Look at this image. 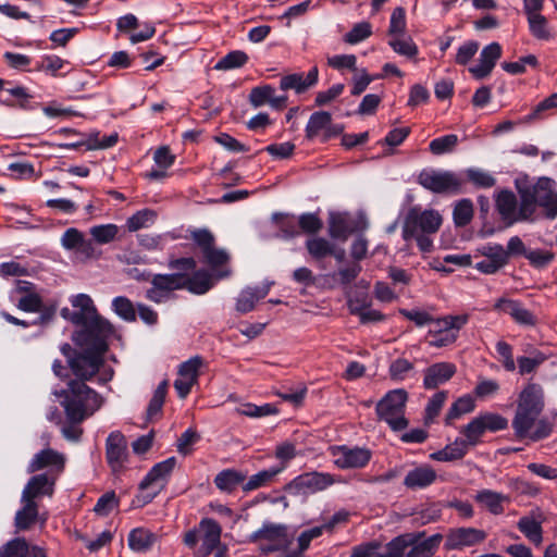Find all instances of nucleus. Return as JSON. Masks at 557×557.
<instances>
[{
  "instance_id": "58",
  "label": "nucleus",
  "mask_w": 557,
  "mask_h": 557,
  "mask_svg": "<svg viewBox=\"0 0 557 557\" xmlns=\"http://www.w3.org/2000/svg\"><path fill=\"white\" fill-rule=\"evenodd\" d=\"M238 412L242 416L250 417V418H260L265 416H271L277 412V409L271 404H264L262 406H257L253 404H245L239 409Z\"/></svg>"
},
{
  "instance_id": "33",
  "label": "nucleus",
  "mask_w": 557,
  "mask_h": 557,
  "mask_svg": "<svg viewBox=\"0 0 557 557\" xmlns=\"http://www.w3.org/2000/svg\"><path fill=\"white\" fill-rule=\"evenodd\" d=\"M527 20L529 24V30L534 38L544 41H549L555 38L554 29L550 27L547 18L541 14V12L527 15Z\"/></svg>"
},
{
  "instance_id": "25",
  "label": "nucleus",
  "mask_w": 557,
  "mask_h": 557,
  "mask_svg": "<svg viewBox=\"0 0 557 557\" xmlns=\"http://www.w3.org/2000/svg\"><path fill=\"white\" fill-rule=\"evenodd\" d=\"M457 368L451 362H437L424 370L423 386L434 389L448 382L456 373Z\"/></svg>"
},
{
  "instance_id": "34",
  "label": "nucleus",
  "mask_w": 557,
  "mask_h": 557,
  "mask_svg": "<svg viewBox=\"0 0 557 557\" xmlns=\"http://www.w3.org/2000/svg\"><path fill=\"white\" fill-rule=\"evenodd\" d=\"M283 470L284 466H276L259 471L258 473L251 475L243 484V491L251 492L264 486H269L271 483L274 482L277 474H280Z\"/></svg>"
},
{
  "instance_id": "44",
  "label": "nucleus",
  "mask_w": 557,
  "mask_h": 557,
  "mask_svg": "<svg viewBox=\"0 0 557 557\" xmlns=\"http://www.w3.org/2000/svg\"><path fill=\"white\" fill-rule=\"evenodd\" d=\"M424 533H407L401 534L395 539H393L389 543L386 545V552L392 557H403L405 554V550L410 545L414 544V540L418 537H421Z\"/></svg>"
},
{
  "instance_id": "42",
  "label": "nucleus",
  "mask_w": 557,
  "mask_h": 557,
  "mask_svg": "<svg viewBox=\"0 0 557 557\" xmlns=\"http://www.w3.org/2000/svg\"><path fill=\"white\" fill-rule=\"evenodd\" d=\"M475 404L470 395L459 397L449 408L445 423L450 425L455 419L474 410Z\"/></svg>"
},
{
  "instance_id": "20",
  "label": "nucleus",
  "mask_w": 557,
  "mask_h": 557,
  "mask_svg": "<svg viewBox=\"0 0 557 557\" xmlns=\"http://www.w3.org/2000/svg\"><path fill=\"white\" fill-rule=\"evenodd\" d=\"M106 458L110 468L116 472L123 468L127 458V443L121 432H112L106 440Z\"/></svg>"
},
{
  "instance_id": "55",
  "label": "nucleus",
  "mask_w": 557,
  "mask_h": 557,
  "mask_svg": "<svg viewBox=\"0 0 557 557\" xmlns=\"http://www.w3.org/2000/svg\"><path fill=\"white\" fill-rule=\"evenodd\" d=\"M117 231L119 228L115 224H103L92 226L89 233L98 244H109L114 240Z\"/></svg>"
},
{
  "instance_id": "15",
  "label": "nucleus",
  "mask_w": 557,
  "mask_h": 557,
  "mask_svg": "<svg viewBox=\"0 0 557 557\" xmlns=\"http://www.w3.org/2000/svg\"><path fill=\"white\" fill-rule=\"evenodd\" d=\"M331 454L339 469L363 468L371 459V451L362 447L334 446Z\"/></svg>"
},
{
  "instance_id": "24",
  "label": "nucleus",
  "mask_w": 557,
  "mask_h": 557,
  "mask_svg": "<svg viewBox=\"0 0 557 557\" xmlns=\"http://www.w3.org/2000/svg\"><path fill=\"white\" fill-rule=\"evenodd\" d=\"M437 480V473L430 465H420L407 472L404 485L411 491L423 490Z\"/></svg>"
},
{
  "instance_id": "3",
  "label": "nucleus",
  "mask_w": 557,
  "mask_h": 557,
  "mask_svg": "<svg viewBox=\"0 0 557 557\" xmlns=\"http://www.w3.org/2000/svg\"><path fill=\"white\" fill-rule=\"evenodd\" d=\"M71 304L77 310L71 312L67 308H64L61 310V314L72 323L82 326L73 335L75 344L88 345L91 337H112L115 334L113 324L98 313L90 296L86 294L75 295L72 297Z\"/></svg>"
},
{
  "instance_id": "40",
  "label": "nucleus",
  "mask_w": 557,
  "mask_h": 557,
  "mask_svg": "<svg viewBox=\"0 0 557 557\" xmlns=\"http://www.w3.org/2000/svg\"><path fill=\"white\" fill-rule=\"evenodd\" d=\"M306 248L309 255L315 260L324 259L334 252V244L324 237H311L307 239Z\"/></svg>"
},
{
  "instance_id": "5",
  "label": "nucleus",
  "mask_w": 557,
  "mask_h": 557,
  "mask_svg": "<svg viewBox=\"0 0 557 557\" xmlns=\"http://www.w3.org/2000/svg\"><path fill=\"white\" fill-rule=\"evenodd\" d=\"M522 199V218L535 221L536 207L543 210L548 220L557 218V188L554 180L540 177L532 186L519 189Z\"/></svg>"
},
{
  "instance_id": "1",
  "label": "nucleus",
  "mask_w": 557,
  "mask_h": 557,
  "mask_svg": "<svg viewBox=\"0 0 557 557\" xmlns=\"http://www.w3.org/2000/svg\"><path fill=\"white\" fill-rule=\"evenodd\" d=\"M544 408V388L537 383H528L519 393L511 422L517 438L537 442L552 434L553 423L547 418L541 417Z\"/></svg>"
},
{
  "instance_id": "13",
  "label": "nucleus",
  "mask_w": 557,
  "mask_h": 557,
  "mask_svg": "<svg viewBox=\"0 0 557 557\" xmlns=\"http://www.w3.org/2000/svg\"><path fill=\"white\" fill-rule=\"evenodd\" d=\"M183 273L154 274L150 281V287L146 290V298L154 304L170 300L175 290L183 289Z\"/></svg>"
},
{
  "instance_id": "22",
  "label": "nucleus",
  "mask_w": 557,
  "mask_h": 557,
  "mask_svg": "<svg viewBox=\"0 0 557 557\" xmlns=\"http://www.w3.org/2000/svg\"><path fill=\"white\" fill-rule=\"evenodd\" d=\"M57 478L58 476L53 475L52 472L41 473L32 476L23 490L22 499L34 500L36 497L39 496H51L54 491Z\"/></svg>"
},
{
  "instance_id": "18",
  "label": "nucleus",
  "mask_w": 557,
  "mask_h": 557,
  "mask_svg": "<svg viewBox=\"0 0 557 557\" xmlns=\"http://www.w3.org/2000/svg\"><path fill=\"white\" fill-rule=\"evenodd\" d=\"M494 310L504 312L519 325L533 327L537 324L535 314L527 309L519 300L499 298L494 304Z\"/></svg>"
},
{
  "instance_id": "56",
  "label": "nucleus",
  "mask_w": 557,
  "mask_h": 557,
  "mask_svg": "<svg viewBox=\"0 0 557 557\" xmlns=\"http://www.w3.org/2000/svg\"><path fill=\"white\" fill-rule=\"evenodd\" d=\"M274 94L275 89L271 85L255 87L249 94V102L252 107L259 108L265 103H269Z\"/></svg>"
},
{
  "instance_id": "45",
  "label": "nucleus",
  "mask_w": 557,
  "mask_h": 557,
  "mask_svg": "<svg viewBox=\"0 0 557 557\" xmlns=\"http://www.w3.org/2000/svg\"><path fill=\"white\" fill-rule=\"evenodd\" d=\"M352 232L346 215L332 213L329 222V234L332 238L346 239Z\"/></svg>"
},
{
  "instance_id": "46",
  "label": "nucleus",
  "mask_w": 557,
  "mask_h": 557,
  "mask_svg": "<svg viewBox=\"0 0 557 557\" xmlns=\"http://www.w3.org/2000/svg\"><path fill=\"white\" fill-rule=\"evenodd\" d=\"M168 381H162L158 387L156 388L152 398L149 401L147 407V418L148 420L154 419L162 411V407L165 400V396L168 393Z\"/></svg>"
},
{
  "instance_id": "63",
  "label": "nucleus",
  "mask_w": 557,
  "mask_h": 557,
  "mask_svg": "<svg viewBox=\"0 0 557 557\" xmlns=\"http://www.w3.org/2000/svg\"><path fill=\"white\" fill-rule=\"evenodd\" d=\"M284 391L277 392L278 397L284 401L290 403L294 406H300L307 395V387L300 383L296 388H285Z\"/></svg>"
},
{
  "instance_id": "54",
  "label": "nucleus",
  "mask_w": 557,
  "mask_h": 557,
  "mask_svg": "<svg viewBox=\"0 0 557 557\" xmlns=\"http://www.w3.org/2000/svg\"><path fill=\"white\" fill-rule=\"evenodd\" d=\"M29 546L25 539L16 537L0 548V557H26Z\"/></svg>"
},
{
  "instance_id": "21",
  "label": "nucleus",
  "mask_w": 557,
  "mask_h": 557,
  "mask_svg": "<svg viewBox=\"0 0 557 557\" xmlns=\"http://www.w3.org/2000/svg\"><path fill=\"white\" fill-rule=\"evenodd\" d=\"M502 52V46L498 42H491L485 46L480 53L479 63L469 67L471 75L478 81L490 76L500 59Z\"/></svg>"
},
{
  "instance_id": "4",
  "label": "nucleus",
  "mask_w": 557,
  "mask_h": 557,
  "mask_svg": "<svg viewBox=\"0 0 557 557\" xmlns=\"http://www.w3.org/2000/svg\"><path fill=\"white\" fill-rule=\"evenodd\" d=\"M61 401L66 419L84 421L91 417L102 406V397L82 381H69L67 388L55 391Z\"/></svg>"
},
{
  "instance_id": "62",
  "label": "nucleus",
  "mask_w": 557,
  "mask_h": 557,
  "mask_svg": "<svg viewBox=\"0 0 557 557\" xmlns=\"http://www.w3.org/2000/svg\"><path fill=\"white\" fill-rule=\"evenodd\" d=\"M371 34V24L368 22H361L356 24L351 30L345 35L344 39L346 42L355 45L367 39Z\"/></svg>"
},
{
  "instance_id": "39",
  "label": "nucleus",
  "mask_w": 557,
  "mask_h": 557,
  "mask_svg": "<svg viewBox=\"0 0 557 557\" xmlns=\"http://www.w3.org/2000/svg\"><path fill=\"white\" fill-rule=\"evenodd\" d=\"M24 506L16 512L15 525L21 530H27L33 523H35L38 516V507L35 500L22 499Z\"/></svg>"
},
{
  "instance_id": "6",
  "label": "nucleus",
  "mask_w": 557,
  "mask_h": 557,
  "mask_svg": "<svg viewBox=\"0 0 557 557\" xmlns=\"http://www.w3.org/2000/svg\"><path fill=\"white\" fill-rule=\"evenodd\" d=\"M222 527L212 518H202L198 525L188 530L183 543L194 549L195 557H207L221 544Z\"/></svg>"
},
{
  "instance_id": "57",
  "label": "nucleus",
  "mask_w": 557,
  "mask_h": 557,
  "mask_svg": "<svg viewBox=\"0 0 557 557\" xmlns=\"http://www.w3.org/2000/svg\"><path fill=\"white\" fill-rule=\"evenodd\" d=\"M466 175L479 188H491L496 184V180L488 172L480 169H468Z\"/></svg>"
},
{
  "instance_id": "59",
  "label": "nucleus",
  "mask_w": 557,
  "mask_h": 557,
  "mask_svg": "<svg viewBox=\"0 0 557 557\" xmlns=\"http://www.w3.org/2000/svg\"><path fill=\"white\" fill-rule=\"evenodd\" d=\"M298 227L307 234H317L323 227L322 220L315 213H304L298 219Z\"/></svg>"
},
{
  "instance_id": "10",
  "label": "nucleus",
  "mask_w": 557,
  "mask_h": 557,
  "mask_svg": "<svg viewBox=\"0 0 557 557\" xmlns=\"http://www.w3.org/2000/svg\"><path fill=\"white\" fill-rule=\"evenodd\" d=\"M249 542L258 544L262 553L269 554L286 550L293 540L285 525L265 522L262 528L249 535Z\"/></svg>"
},
{
  "instance_id": "52",
  "label": "nucleus",
  "mask_w": 557,
  "mask_h": 557,
  "mask_svg": "<svg viewBox=\"0 0 557 557\" xmlns=\"http://www.w3.org/2000/svg\"><path fill=\"white\" fill-rule=\"evenodd\" d=\"M114 312L126 322L136 321V308L133 302L124 296L115 297L112 300Z\"/></svg>"
},
{
  "instance_id": "19",
  "label": "nucleus",
  "mask_w": 557,
  "mask_h": 557,
  "mask_svg": "<svg viewBox=\"0 0 557 557\" xmlns=\"http://www.w3.org/2000/svg\"><path fill=\"white\" fill-rule=\"evenodd\" d=\"M496 208L502 219L508 225L522 221L530 222V218H522V199L520 198L518 205L516 195L510 190H503L498 194Z\"/></svg>"
},
{
  "instance_id": "60",
  "label": "nucleus",
  "mask_w": 557,
  "mask_h": 557,
  "mask_svg": "<svg viewBox=\"0 0 557 557\" xmlns=\"http://www.w3.org/2000/svg\"><path fill=\"white\" fill-rule=\"evenodd\" d=\"M479 418L481 419L485 430L490 432L502 431L508 426V420L498 413L485 412L479 414Z\"/></svg>"
},
{
  "instance_id": "27",
  "label": "nucleus",
  "mask_w": 557,
  "mask_h": 557,
  "mask_svg": "<svg viewBox=\"0 0 557 557\" xmlns=\"http://www.w3.org/2000/svg\"><path fill=\"white\" fill-rule=\"evenodd\" d=\"M474 500L493 515H502L505 511L504 504L510 503V497L492 490L479 491Z\"/></svg>"
},
{
  "instance_id": "37",
  "label": "nucleus",
  "mask_w": 557,
  "mask_h": 557,
  "mask_svg": "<svg viewBox=\"0 0 557 557\" xmlns=\"http://www.w3.org/2000/svg\"><path fill=\"white\" fill-rule=\"evenodd\" d=\"M182 281L183 289L198 295L206 294L212 286L211 277L206 272H197L193 276L183 273Z\"/></svg>"
},
{
  "instance_id": "36",
  "label": "nucleus",
  "mask_w": 557,
  "mask_h": 557,
  "mask_svg": "<svg viewBox=\"0 0 557 557\" xmlns=\"http://www.w3.org/2000/svg\"><path fill=\"white\" fill-rule=\"evenodd\" d=\"M246 475L234 469H226L216 474L214 478L215 486L223 492L232 493L239 484H244Z\"/></svg>"
},
{
  "instance_id": "12",
  "label": "nucleus",
  "mask_w": 557,
  "mask_h": 557,
  "mask_svg": "<svg viewBox=\"0 0 557 557\" xmlns=\"http://www.w3.org/2000/svg\"><path fill=\"white\" fill-rule=\"evenodd\" d=\"M176 466L175 457H170L154 465L139 484L144 494V503L151 502L164 487Z\"/></svg>"
},
{
  "instance_id": "48",
  "label": "nucleus",
  "mask_w": 557,
  "mask_h": 557,
  "mask_svg": "<svg viewBox=\"0 0 557 557\" xmlns=\"http://www.w3.org/2000/svg\"><path fill=\"white\" fill-rule=\"evenodd\" d=\"M473 203L470 199L459 200L454 208L453 219L457 226L468 225L473 218Z\"/></svg>"
},
{
  "instance_id": "43",
  "label": "nucleus",
  "mask_w": 557,
  "mask_h": 557,
  "mask_svg": "<svg viewBox=\"0 0 557 557\" xmlns=\"http://www.w3.org/2000/svg\"><path fill=\"white\" fill-rule=\"evenodd\" d=\"M486 432L481 419L473 418L467 425H465L460 433L465 436L463 443L470 447L480 443L482 435Z\"/></svg>"
},
{
  "instance_id": "35",
  "label": "nucleus",
  "mask_w": 557,
  "mask_h": 557,
  "mask_svg": "<svg viewBox=\"0 0 557 557\" xmlns=\"http://www.w3.org/2000/svg\"><path fill=\"white\" fill-rule=\"evenodd\" d=\"M419 540L420 537L410 545L411 549L407 553V557H433L443 541V535L436 533L424 541L420 542Z\"/></svg>"
},
{
  "instance_id": "26",
  "label": "nucleus",
  "mask_w": 557,
  "mask_h": 557,
  "mask_svg": "<svg viewBox=\"0 0 557 557\" xmlns=\"http://www.w3.org/2000/svg\"><path fill=\"white\" fill-rule=\"evenodd\" d=\"M319 71L318 67H312L307 75L295 73L286 75L281 78L280 87L282 90L295 89L300 94L315 85L318 82Z\"/></svg>"
},
{
  "instance_id": "28",
  "label": "nucleus",
  "mask_w": 557,
  "mask_h": 557,
  "mask_svg": "<svg viewBox=\"0 0 557 557\" xmlns=\"http://www.w3.org/2000/svg\"><path fill=\"white\" fill-rule=\"evenodd\" d=\"M270 284L260 287H247L239 294L236 301V310L240 313H247L255 308V305L263 299L270 292Z\"/></svg>"
},
{
  "instance_id": "17",
  "label": "nucleus",
  "mask_w": 557,
  "mask_h": 557,
  "mask_svg": "<svg viewBox=\"0 0 557 557\" xmlns=\"http://www.w3.org/2000/svg\"><path fill=\"white\" fill-rule=\"evenodd\" d=\"M201 366L202 358L199 356H195L180 366L178 377L174 382V388L181 398H186L191 387L197 383Z\"/></svg>"
},
{
  "instance_id": "31",
  "label": "nucleus",
  "mask_w": 557,
  "mask_h": 557,
  "mask_svg": "<svg viewBox=\"0 0 557 557\" xmlns=\"http://www.w3.org/2000/svg\"><path fill=\"white\" fill-rule=\"evenodd\" d=\"M469 450L462 438H456L454 443L446 445L444 448L434 451L430 458L441 462H451L462 459Z\"/></svg>"
},
{
  "instance_id": "51",
  "label": "nucleus",
  "mask_w": 557,
  "mask_h": 557,
  "mask_svg": "<svg viewBox=\"0 0 557 557\" xmlns=\"http://www.w3.org/2000/svg\"><path fill=\"white\" fill-rule=\"evenodd\" d=\"M458 143L457 135L448 134L433 139L429 145V149L433 154L441 156L454 151Z\"/></svg>"
},
{
  "instance_id": "7",
  "label": "nucleus",
  "mask_w": 557,
  "mask_h": 557,
  "mask_svg": "<svg viewBox=\"0 0 557 557\" xmlns=\"http://www.w3.org/2000/svg\"><path fill=\"white\" fill-rule=\"evenodd\" d=\"M408 393L404 388L389 391L377 404V417L385 421L393 431H401L408 426L405 408Z\"/></svg>"
},
{
  "instance_id": "8",
  "label": "nucleus",
  "mask_w": 557,
  "mask_h": 557,
  "mask_svg": "<svg viewBox=\"0 0 557 557\" xmlns=\"http://www.w3.org/2000/svg\"><path fill=\"white\" fill-rule=\"evenodd\" d=\"M443 218L434 209L421 210L418 207L411 208L403 224L401 236L405 242L412 240V236L419 233L435 234L438 232Z\"/></svg>"
},
{
  "instance_id": "23",
  "label": "nucleus",
  "mask_w": 557,
  "mask_h": 557,
  "mask_svg": "<svg viewBox=\"0 0 557 557\" xmlns=\"http://www.w3.org/2000/svg\"><path fill=\"white\" fill-rule=\"evenodd\" d=\"M64 463L65 458L62 454L51 448H47L40 450L34 456L28 465L27 471L33 473L44 468L51 467L52 469L49 472H52L53 475L58 476L63 471Z\"/></svg>"
},
{
  "instance_id": "49",
  "label": "nucleus",
  "mask_w": 557,
  "mask_h": 557,
  "mask_svg": "<svg viewBox=\"0 0 557 557\" xmlns=\"http://www.w3.org/2000/svg\"><path fill=\"white\" fill-rule=\"evenodd\" d=\"M413 370L414 366L412 362L405 358H397L391 362L388 374L391 380L400 382L408 379Z\"/></svg>"
},
{
  "instance_id": "32",
  "label": "nucleus",
  "mask_w": 557,
  "mask_h": 557,
  "mask_svg": "<svg viewBox=\"0 0 557 557\" xmlns=\"http://www.w3.org/2000/svg\"><path fill=\"white\" fill-rule=\"evenodd\" d=\"M158 536L153 532L145 528H136L128 534V546L137 553L149 550L157 542Z\"/></svg>"
},
{
  "instance_id": "38",
  "label": "nucleus",
  "mask_w": 557,
  "mask_h": 557,
  "mask_svg": "<svg viewBox=\"0 0 557 557\" xmlns=\"http://www.w3.org/2000/svg\"><path fill=\"white\" fill-rule=\"evenodd\" d=\"M548 359V356L541 350L534 349L531 356L517 358V366L521 375L534 373L537 368Z\"/></svg>"
},
{
  "instance_id": "14",
  "label": "nucleus",
  "mask_w": 557,
  "mask_h": 557,
  "mask_svg": "<svg viewBox=\"0 0 557 557\" xmlns=\"http://www.w3.org/2000/svg\"><path fill=\"white\" fill-rule=\"evenodd\" d=\"M335 483V479L330 473L307 472L296 476L287 485V490L295 494H314L324 491Z\"/></svg>"
},
{
  "instance_id": "64",
  "label": "nucleus",
  "mask_w": 557,
  "mask_h": 557,
  "mask_svg": "<svg viewBox=\"0 0 557 557\" xmlns=\"http://www.w3.org/2000/svg\"><path fill=\"white\" fill-rule=\"evenodd\" d=\"M154 219V213L150 210H141L133 214L127 220V228L131 232H136L143 227L148 226L149 223H152Z\"/></svg>"
},
{
  "instance_id": "9",
  "label": "nucleus",
  "mask_w": 557,
  "mask_h": 557,
  "mask_svg": "<svg viewBox=\"0 0 557 557\" xmlns=\"http://www.w3.org/2000/svg\"><path fill=\"white\" fill-rule=\"evenodd\" d=\"M418 183L435 194H459L465 185V180L451 171L424 169L418 175Z\"/></svg>"
},
{
  "instance_id": "61",
  "label": "nucleus",
  "mask_w": 557,
  "mask_h": 557,
  "mask_svg": "<svg viewBox=\"0 0 557 557\" xmlns=\"http://www.w3.org/2000/svg\"><path fill=\"white\" fill-rule=\"evenodd\" d=\"M406 30V12L401 7L394 9L391 15L388 34L392 37L401 36Z\"/></svg>"
},
{
  "instance_id": "11",
  "label": "nucleus",
  "mask_w": 557,
  "mask_h": 557,
  "mask_svg": "<svg viewBox=\"0 0 557 557\" xmlns=\"http://www.w3.org/2000/svg\"><path fill=\"white\" fill-rule=\"evenodd\" d=\"M467 314L446 315L434 319L433 327L428 332V343L432 347H445L456 342L459 330L468 322Z\"/></svg>"
},
{
  "instance_id": "2",
  "label": "nucleus",
  "mask_w": 557,
  "mask_h": 557,
  "mask_svg": "<svg viewBox=\"0 0 557 557\" xmlns=\"http://www.w3.org/2000/svg\"><path fill=\"white\" fill-rule=\"evenodd\" d=\"M111 337H91L88 345L76 344L82 348V351H75L69 344L62 346L61 351L66 357L67 364L76 379L72 381H86L97 376L99 384L104 385L113 377L112 369H103L104 354L109 347V339Z\"/></svg>"
},
{
  "instance_id": "30",
  "label": "nucleus",
  "mask_w": 557,
  "mask_h": 557,
  "mask_svg": "<svg viewBox=\"0 0 557 557\" xmlns=\"http://www.w3.org/2000/svg\"><path fill=\"white\" fill-rule=\"evenodd\" d=\"M330 121H332V115L326 111H318L312 113L306 125V137L309 140L315 138L322 139L326 134L327 127H330Z\"/></svg>"
},
{
  "instance_id": "16",
  "label": "nucleus",
  "mask_w": 557,
  "mask_h": 557,
  "mask_svg": "<svg viewBox=\"0 0 557 557\" xmlns=\"http://www.w3.org/2000/svg\"><path fill=\"white\" fill-rule=\"evenodd\" d=\"M486 539L483 530L475 528L450 529L446 535L444 548L446 550H460L465 547L474 546Z\"/></svg>"
},
{
  "instance_id": "53",
  "label": "nucleus",
  "mask_w": 557,
  "mask_h": 557,
  "mask_svg": "<svg viewBox=\"0 0 557 557\" xmlns=\"http://www.w3.org/2000/svg\"><path fill=\"white\" fill-rule=\"evenodd\" d=\"M448 397V393L446 391H441L435 393L429 400L425 407V416L424 422L425 424H431L434 419L440 414L446 399Z\"/></svg>"
},
{
  "instance_id": "47",
  "label": "nucleus",
  "mask_w": 557,
  "mask_h": 557,
  "mask_svg": "<svg viewBox=\"0 0 557 557\" xmlns=\"http://www.w3.org/2000/svg\"><path fill=\"white\" fill-rule=\"evenodd\" d=\"M392 49L408 59H412L418 54V47L410 37L395 36L388 40Z\"/></svg>"
},
{
  "instance_id": "50",
  "label": "nucleus",
  "mask_w": 557,
  "mask_h": 557,
  "mask_svg": "<svg viewBox=\"0 0 557 557\" xmlns=\"http://www.w3.org/2000/svg\"><path fill=\"white\" fill-rule=\"evenodd\" d=\"M272 220L275 222L284 238H292L299 235L298 223H296L294 216L274 213Z\"/></svg>"
},
{
  "instance_id": "41",
  "label": "nucleus",
  "mask_w": 557,
  "mask_h": 557,
  "mask_svg": "<svg viewBox=\"0 0 557 557\" xmlns=\"http://www.w3.org/2000/svg\"><path fill=\"white\" fill-rule=\"evenodd\" d=\"M248 54L245 51L233 50L216 62L214 70L231 71L240 69L248 62Z\"/></svg>"
},
{
  "instance_id": "29",
  "label": "nucleus",
  "mask_w": 557,
  "mask_h": 557,
  "mask_svg": "<svg viewBox=\"0 0 557 557\" xmlns=\"http://www.w3.org/2000/svg\"><path fill=\"white\" fill-rule=\"evenodd\" d=\"M517 527L519 531L535 546L543 542L542 521L536 519L534 512L519 519Z\"/></svg>"
}]
</instances>
